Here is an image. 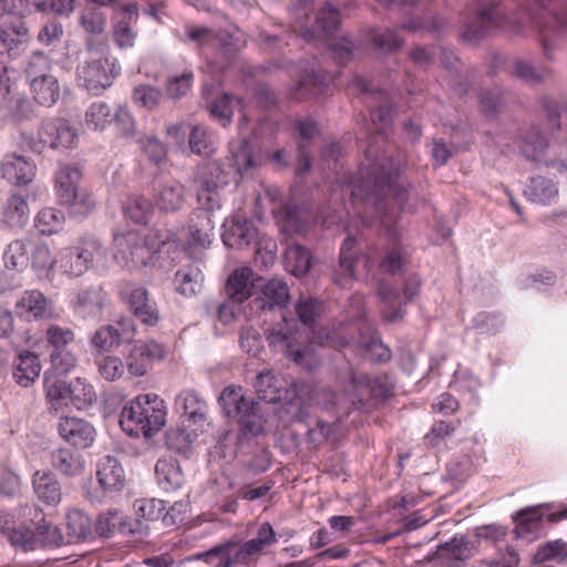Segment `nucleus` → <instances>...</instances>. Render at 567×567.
Listing matches in <instances>:
<instances>
[{
	"mask_svg": "<svg viewBox=\"0 0 567 567\" xmlns=\"http://www.w3.org/2000/svg\"><path fill=\"white\" fill-rule=\"evenodd\" d=\"M400 167L401 158H394L388 153L380 154L375 146L369 145L352 188L353 197L372 205L382 227L393 240L396 239V231L394 218L388 214V197L392 195L401 206L408 199V189L396 183Z\"/></svg>",
	"mask_w": 567,
	"mask_h": 567,
	"instance_id": "obj_1",
	"label": "nucleus"
},
{
	"mask_svg": "<svg viewBox=\"0 0 567 567\" xmlns=\"http://www.w3.org/2000/svg\"><path fill=\"white\" fill-rule=\"evenodd\" d=\"M228 173L219 162L200 165L194 177L200 220L188 227V243L195 247L206 248L210 244L209 233L214 229L213 212L221 207L220 189L228 184Z\"/></svg>",
	"mask_w": 567,
	"mask_h": 567,
	"instance_id": "obj_2",
	"label": "nucleus"
},
{
	"mask_svg": "<svg viewBox=\"0 0 567 567\" xmlns=\"http://www.w3.org/2000/svg\"><path fill=\"white\" fill-rule=\"evenodd\" d=\"M277 542L276 533L270 523H262L255 538L245 543H238L234 539L218 544L205 553L194 556L196 559L213 564L215 558L218 561L214 567H233L237 564L248 565L264 550Z\"/></svg>",
	"mask_w": 567,
	"mask_h": 567,
	"instance_id": "obj_3",
	"label": "nucleus"
},
{
	"mask_svg": "<svg viewBox=\"0 0 567 567\" xmlns=\"http://www.w3.org/2000/svg\"><path fill=\"white\" fill-rule=\"evenodd\" d=\"M165 422L164 401L153 393L138 395L123 408L120 416L122 430L132 437H152Z\"/></svg>",
	"mask_w": 567,
	"mask_h": 567,
	"instance_id": "obj_4",
	"label": "nucleus"
},
{
	"mask_svg": "<svg viewBox=\"0 0 567 567\" xmlns=\"http://www.w3.org/2000/svg\"><path fill=\"white\" fill-rule=\"evenodd\" d=\"M225 414L237 420L239 437H252L264 432L259 403L248 399L241 386H226L218 399Z\"/></svg>",
	"mask_w": 567,
	"mask_h": 567,
	"instance_id": "obj_5",
	"label": "nucleus"
},
{
	"mask_svg": "<svg viewBox=\"0 0 567 567\" xmlns=\"http://www.w3.org/2000/svg\"><path fill=\"white\" fill-rule=\"evenodd\" d=\"M526 19L537 29L544 49L556 39L567 35V9L558 13L551 0H533L526 3Z\"/></svg>",
	"mask_w": 567,
	"mask_h": 567,
	"instance_id": "obj_6",
	"label": "nucleus"
},
{
	"mask_svg": "<svg viewBox=\"0 0 567 567\" xmlns=\"http://www.w3.org/2000/svg\"><path fill=\"white\" fill-rule=\"evenodd\" d=\"M476 13L460 28L458 38L463 43L475 45L505 22V16L496 0H477Z\"/></svg>",
	"mask_w": 567,
	"mask_h": 567,
	"instance_id": "obj_7",
	"label": "nucleus"
},
{
	"mask_svg": "<svg viewBox=\"0 0 567 567\" xmlns=\"http://www.w3.org/2000/svg\"><path fill=\"white\" fill-rule=\"evenodd\" d=\"M166 241L159 240L156 234L142 237L136 231L114 234V245L117 249L115 257H121L126 264L133 266H147L152 262L153 255L161 251Z\"/></svg>",
	"mask_w": 567,
	"mask_h": 567,
	"instance_id": "obj_8",
	"label": "nucleus"
},
{
	"mask_svg": "<svg viewBox=\"0 0 567 567\" xmlns=\"http://www.w3.org/2000/svg\"><path fill=\"white\" fill-rule=\"evenodd\" d=\"M350 94L360 97L370 109L373 124L388 125L392 118L391 96L384 90L375 89L362 73H353L348 84Z\"/></svg>",
	"mask_w": 567,
	"mask_h": 567,
	"instance_id": "obj_9",
	"label": "nucleus"
},
{
	"mask_svg": "<svg viewBox=\"0 0 567 567\" xmlns=\"http://www.w3.org/2000/svg\"><path fill=\"white\" fill-rule=\"evenodd\" d=\"M30 0H3V13L0 20V32L16 47L30 39V24L28 14Z\"/></svg>",
	"mask_w": 567,
	"mask_h": 567,
	"instance_id": "obj_10",
	"label": "nucleus"
},
{
	"mask_svg": "<svg viewBox=\"0 0 567 567\" xmlns=\"http://www.w3.org/2000/svg\"><path fill=\"white\" fill-rule=\"evenodd\" d=\"M81 173L75 167L61 168L55 178L56 193L61 205L70 207L74 214H86L94 207L91 196L80 194L78 184Z\"/></svg>",
	"mask_w": 567,
	"mask_h": 567,
	"instance_id": "obj_11",
	"label": "nucleus"
},
{
	"mask_svg": "<svg viewBox=\"0 0 567 567\" xmlns=\"http://www.w3.org/2000/svg\"><path fill=\"white\" fill-rule=\"evenodd\" d=\"M311 9L305 2L303 7L296 10V22L300 28V34L307 42L323 41L332 37L340 27V12L330 3H327L317 14L316 25L305 28L302 18H307Z\"/></svg>",
	"mask_w": 567,
	"mask_h": 567,
	"instance_id": "obj_12",
	"label": "nucleus"
},
{
	"mask_svg": "<svg viewBox=\"0 0 567 567\" xmlns=\"http://www.w3.org/2000/svg\"><path fill=\"white\" fill-rule=\"evenodd\" d=\"M103 256L100 241L93 237H83L74 247L64 249L61 259L64 271L79 277L87 271L96 257Z\"/></svg>",
	"mask_w": 567,
	"mask_h": 567,
	"instance_id": "obj_13",
	"label": "nucleus"
},
{
	"mask_svg": "<svg viewBox=\"0 0 567 567\" xmlns=\"http://www.w3.org/2000/svg\"><path fill=\"white\" fill-rule=\"evenodd\" d=\"M351 405L355 410L363 409L368 395L388 398L393 394V386L384 377L371 379L369 375H352L350 389L347 390Z\"/></svg>",
	"mask_w": 567,
	"mask_h": 567,
	"instance_id": "obj_14",
	"label": "nucleus"
},
{
	"mask_svg": "<svg viewBox=\"0 0 567 567\" xmlns=\"http://www.w3.org/2000/svg\"><path fill=\"white\" fill-rule=\"evenodd\" d=\"M138 18V7L135 2L114 7L113 10V38L115 43L124 49L134 44L136 33L132 29V22Z\"/></svg>",
	"mask_w": 567,
	"mask_h": 567,
	"instance_id": "obj_15",
	"label": "nucleus"
},
{
	"mask_svg": "<svg viewBox=\"0 0 567 567\" xmlns=\"http://www.w3.org/2000/svg\"><path fill=\"white\" fill-rule=\"evenodd\" d=\"M260 296L254 299L257 310H274L286 307L290 299L289 287L284 279L272 278L265 284L258 282Z\"/></svg>",
	"mask_w": 567,
	"mask_h": 567,
	"instance_id": "obj_16",
	"label": "nucleus"
},
{
	"mask_svg": "<svg viewBox=\"0 0 567 567\" xmlns=\"http://www.w3.org/2000/svg\"><path fill=\"white\" fill-rule=\"evenodd\" d=\"M262 281L260 277L254 278V272L248 267L234 270L226 282L225 291L228 300L237 306L252 296L257 290L258 282Z\"/></svg>",
	"mask_w": 567,
	"mask_h": 567,
	"instance_id": "obj_17",
	"label": "nucleus"
},
{
	"mask_svg": "<svg viewBox=\"0 0 567 567\" xmlns=\"http://www.w3.org/2000/svg\"><path fill=\"white\" fill-rule=\"evenodd\" d=\"M58 431L61 437L78 449H86L95 439L94 426L82 419L63 417L60 420Z\"/></svg>",
	"mask_w": 567,
	"mask_h": 567,
	"instance_id": "obj_18",
	"label": "nucleus"
},
{
	"mask_svg": "<svg viewBox=\"0 0 567 567\" xmlns=\"http://www.w3.org/2000/svg\"><path fill=\"white\" fill-rule=\"evenodd\" d=\"M230 156L227 158L234 171L244 177L259 166L255 142L250 138L233 141L229 144Z\"/></svg>",
	"mask_w": 567,
	"mask_h": 567,
	"instance_id": "obj_19",
	"label": "nucleus"
},
{
	"mask_svg": "<svg viewBox=\"0 0 567 567\" xmlns=\"http://www.w3.org/2000/svg\"><path fill=\"white\" fill-rule=\"evenodd\" d=\"M126 302L130 311L143 324L154 327L158 323L161 316L157 305L150 298V293L144 287H134L127 293Z\"/></svg>",
	"mask_w": 567,
	"mask_h": 567,
	"instance_id": "obj_20",
	"label": "nucleus"
},
{
	"mask_svg": "<svg viewBox=\"0 0 567 567\" xmlns=\"http://www.w3.org/2000/svg\"><path fill=\"white\" fill-rule=\"evenodd\" d=\"M34 199V192L27 190L25 194H22V190H17L12 193L4 206V223L12 229H22L30 218L29 200Z\"/></svg>",
	"mask_w": 567,
	"mask_h": 567,
	"instance_id": "obj_21",
	"label": "nucleus"
},
{
	"mask_svg": "<svg viewBox=\"0 0 567 567\" xmlns=\"http://www.w3.org/2000/svg\"><path fill=\"white\" fill-rule=\"evenodd\" d=\"M35 172L37 167L34 163L14 153L6 155L1 164L2 177L17 186L32 183L35 177Z\"/></svg>",
	"mask_w": 567,
	"mask_h": 567,
	"instance_id": "obj_22",
	"label": "nucleus"
},
{
	"mask_svg": "<svg viewBox=\"0 0 567 567\" xmlns=\"http://www.w3.org/2000/svg\"><path fill=\"white\" fill-rule=\"evenodd\" d=\"M223 241L229 248L243 249L257 238V228L247 219L233 218L223 224Z\"/></svg>",
	"mask_w": 567,
	"mask_h": 567,
	"instance_id": "obj_23",
	"label": "nucleus"
},
{
	"mask_svg": "<svg viewBox=\"0 0 567 567\" xmlns=\"http://www.w3.org/2000/svg\"><path fill=\"white\" fill-rule=\"evenodd\" d=\"M40 128L42 143H47L49 148L69 147L76 137L75 130L64 118L49 120Z\"/></svg>",
	"mask_w": 567,
	"mask_h": 567,
	"instance_id": "obj_24",
	"label": "nucleus"
},
{
	"mask_svg": "<svg viewBox=\"0 0 567 567\" xmlns=\"http://www.w3.org/2000/svg\"><path fill=\"white\" fill-rule=\"evenodd\" d=\"M154 204L165 213L179 210L185 203V187L176 181L159 184L154 188Z\"/></svg>",
	"mask_w": 567,
	"mask_h": 567,
	"instance_id": "obj_25",
	"label": "nucleus"
},
{
	"mask_svg": "<svg viewBox=\"0 0 567 567\" xmlns=\"http://www.w3.org/2000/svg\"><path fill=\"white\" fill-rule=\"evenodd\" d=\"M100 486L106 492H118L125 486V472L121 462L111 455L104 456L96 472Z\"/></svg>",
	"mask_w": 567,
	"mask_h": 567,
	"instance_id": "obj_26",
	"label": "nucleus"
},
{
	"mask_svg": "<svg viewBox=\"0 0 567 567\" xmlns=\"http://www.w3.org/2000/svg\"><path fill=\"white\" fill-rule=\"evenodd\" d=\"M355 245L357 239L348 236L340 248L338 265L333 268V281L340 287H347L354 278V265L358 261Z\"/></svg>",
	"mask_w": 567,
	"mask_h": 567,
	"instance_id": "obj_27",
	"label": "nucleus"
},
{
	"mask_svg": "<svg viewBox=\"0 0 567 567\" xmlns=\"http://www.w3.org/2000/svg\"><path fill=\"white\" fill-rule=\"evenodd\" d=\"M41 362L34 352L24 351L13 362L12 375L17 384L23 388L31 386L40 377Z\"/></svg>",
	"mask_w": 567,
	"mask_h": 567,
	"instance_id": "obj_28",
	"label": "nucleus"
},
{
	"mask_svg": "<svg viewBox=\"0 0 567 567\" xmlns=\"http://www.w3.org/2000/svg\"><path fill=\"white\" fill-rule=\"evenodd\" d=\"M105 299L106 291L103 285L95 281L81 287L76 291L73 305L76 309L95 315L103 309Z\"/></svg>",
	"mask_w": 567,
	"mask_h": 567,
	"instance_id": "obj_29",
	"label": "nucleus"
},
{
	"mask_svg": "<svg viewBox=\"0 0 567 567\" xmlns=\"http://www.w3.org/2000/svg\"><path fill=\"white\" fill-rule=\"evenodd\" d=\"M548 147V141L540 130L532 126L520 138L519 150L523 156L535 164L536 167L543 166V157Z\"/></svg>",
	"mask_w": 567,
	"mask_h": 567,
	"instance_id": "obj_30",
	"label": "nucleus"
},
{
	"mask_svg": "<svg viewBox=\"0 0 567 567\" xmlns=\"http://www.w3.org/2000/svg\"><path fill=\"white\" fill-rule=\"evenodd\" d=\"M327 73H301L296 85L290 90L289 95L292 100L300 101L308 96L322 94L329 86L330 79Z\"/></svg>",
	"mask_w": 567,
	"mask_h": 567,
	"instance_id": "obj_31",
	"label": "nucleus"
},
{
	"mask_svg": "<svg viewBox=\"0 0 567 567\" xmlns=\"http://www.w3.org/2000/svg\"><path fill=\"white\" fill-rule=\"evenodd\" d=\"M34 100L44 106L53 105L60 96V85L52 73H41L30 81Z\"/></svg>",
	"mask_w": 567,
	"mask_h": 567,
	"instance_id": "obj_32",
	"label": "nucleus"
},
{
	"mask_svg": "<svg viewBox=\"0 0 567 567\" xmlns=\"http://www.w3.org/2000/svg\"><path fill=\"white\" fill-rule=\"evenodd\" d=\"M284 257L286 268L295 277L306 276L313 265L311 250L300 244L289 245L285 250Z\"/></svg>",
	"mask_w": 567,
	"mask_h": 567,
	"instance_id": "obj_33",
	"label": "nucleus"
},
{
	"mask_svg": "<svg viewBox=\"0 0 567 567\" xmlns=\"http://www.w3.org/2000/svg\"><path fill=\"white\" fill-rule=\"evenodd\" d=\"M32 484L37 496L42 502L55 505L61 501V486L52 472L37 471L33 474Z\"/></svg>",
	"mask_w": 567,
	"mask_h": 567,
	"instance_id": "obj_34",
	"label": "nucleus"
},
{
	"mask_svg": "<svg viewBox=\"0 0 567 567\" xmlns=\"http://www.w3.org/2000/svg\"><path fill=\"white\" fill-rule=\"evenodd\" d=\"M378 295L381 299V315L388 322H398L403 318L404 311L401 308L400 293L390 284L380 281Z\"/></svg>",
	"mask_w": 567,
	"mask_h": 567,
	"instance_id": "obj_35",
	"label": "nucleus"
},
{
	"mask_svg": "<svg viewBox=\"0 0 567 567\" xmlns=\"http://www.w3.org/2000/svg\"><path fill=\"white\" fill-rule=\"evenodd\" d=\"M16 307L22 312L30 313L34 319H49L53 313L50 301L39 290L24 291Z\"/></svg>",
	"mask_w": 567,
	"mask_h": 567,
	"instance_id": "obj_36",
	"label": "nucleus"
},
{
	"mask_svg": "<svg viewBox=\"0 0 567 567\" xmlns=\"http://www.w3.org/2000/svg\"><path fill=\"white\" fill-rule=\"evenodd\" d=\"M50 462L55 471L69 477L81 475L84 471L82 456L68 449L52 451Z\"/></svg>",
	"mask_w": 567,
	"mask_h": 567,
	"instance_id": "obj_37",
	"label": "nucleus"
},
{
	"mask_svg": "<svg viewBox=\"0 0 567 567\" xmlns=\"http://www.w3.org/2000/svg\"><path fill=\"white\" fill-rule=\"evenodd\" d=\"M157 349L158 346L154 342L135 344L126 358L128 372L136 377L144 375L148 370L151 361L156 355L155 350Z\"/></svg>",
	"mask_w": 567,
	"mask_h": 567,
	"instance_id": "obj_38",
	"label": "nucleus"
},
{
	"mask_svg": "<svg viewBox=\"0 0 567 567\" xmlns=\"http://www.w3.org/2000/svg\"><path fill=\"white\" fill-rule=\"evenodd\" d=\"M486 64L492 71H536L538 65L528 58H511L502 52L491 51Z\"/></svg>",
	"mask_w": 567,
	"mask_h": 567,
	"instance_id": "obj_39",
	"label": "nucleus"
},
{
	"mask_svg": "<svg viewBox=\"0 0 567 567\" xmlns=\"http://www.w3.org/2000/svg\"><path fill=\"white\" fill-rule=\"evenodd\" d=\"M176 405L182 410L183 416L189 421L200 423L205 420L207 404L197 392L193 390L181 392L176 399Z\"/></svg>",
	"mask_w": 567,
	"mask_h": 567,
	"instance_id": "obj_40",
	"label": "nucleus"
},
{
	"mask_svg": "<svg viewBox=\"0 0 567 567\" xmlns=\"http://www.w3.org/2000/svg\"><path fill=\"white\" fill-rule=\"evenodd\" d=\"M126 333V329L120 331L116 326L105 324L92 334L91 344L99 351L109 352L123 343Z\"/></svg>",
	"mask_w": 567,
	"mask_h": 567,
	"instance_id": "obj_41",
	"label": "nucleus"
},
{
	"mask_svg": "<svg viewBox=\"0 0 567 567\" xmlns=\"http://www.w3.org/2000/svg\"><path fill=\"white\" fill-rule=\"evenodd\" d=\"M204 276L198 267L188 265L175 274V285L179 293L192 297L199 292Z\"/></svg>",
	"mask_w": 567,
	"mask_h": 567,
	"instance_id": "obj_42",
	"label": "nucleus"
},
{
	"mask_svg": "<svg viewBox=\"0 0 567 567\" xmlns=\"http://www.w3.org/2000/svg\"><path fill=\"white\" fill-rule=\"evenodd\" d=\"M158 485L166 492L176 491L184 483V476L175 462L159 460L155 466Z\"/></svg>",
	"mask_w": 567,
	"mask_h": 567,
	"instance_id": "obj_43",
	"label": "nucleus"
},
{
	"mask_svg": "<svg viewBox=\"0 0 567 567\" xmlns=\"http://www.w3.org/2000/svg\"><path fill=\"white\" fill-rule=\"evenodd\" d=\"M280 379L272 371L265 370L256 375L254 386L259 400L268 403H276L282 398L279 393Z\"/></svg>",
	"mask_w": 567,
	"mask_h": 567,
	"instance_id": "obj_44",
	"label": "nucleus"
},
{
	"mask_svg": "<svg viewBox=\"0 0 567 567\" xmlns=\"http://www.w3.org/2000/svg\"><path fill=\"white\" fill-rule=\"evenodd\" d=\"M524 193L534 203L549 204L557 197L558 189L553 181L537 176L530 179Z\"/></svg>",
	"mask_w": 567,
	"mask_h": 567,
	"instance_id": "obj_45",
	"label": "nucleus"
},
{
	"mask_svg": "<svg viewBox=\"0 0 567 567\" xmlns=\"http://www.w3.org/2000/svg\"><path fill=\"white\" fill-rule=\"evenodd\" d=\"M368 39L377 50L383 53L395 51L404 43L398 32L392 29H372L368 34Z\"/></svg>",
	"mask_w": 567,
	"mask_h": 567,
	"instance_id": "obj_46",
	"label": "nucleus"
},
{
	"mask_svg": "<svg viewBox=\"0 0 567 567\" xmlns=\"http://www.w3.org/2000/svg\"><path fill=\"white\" fill-rule=\"evenodd\" d=\"M112 121L111 107L104 102L91 104L84 116V125L90 131H103Z\"/></svg>",
	"mask_w": 567,
	"mask_h": 567,
	"instance_id": "obj_47",
	"label": "nucleus"
},
{
	"mask_svg": "<svg viewBox=\"0 0 567 567\" xmlns=\"http://www.w3.org/2000/svg\"><path fill=\"white\" fill-rule=\"evenodd\" d=\"M323 312V301L315 297H301L296 305V313L299 321L308 327H312Z\"/></svg>",
	"mask_w": 567,
	"mask_h": 567,
	"instance_id": "obj_48",
	"label": "nucleus"
},
{
	"mask_svg": "<svg viewBox=\"0 0 567 567\" xmlns=\"http://www.w3.org/2000/svg\"><path fill=\"white\" fill-rule=\"evenodd\" d=\"M66 527L70 542L85 540L92 535V522L87 515L74 509L68 514Z\"/></svg>",
	"mask_w": 567,
	"mask_h": 567,
	"instance_id": "obj_49",
	"label": "nucleus"
},
{
	"mask_svg": "<svg viewBox=\"0 0 567 567\" xmlns=\"http://www.w3.org/2000/svg\"><path fill=\"white\" fill-rule=\"evenodd\" d=\"M64 224V215L54 208H43L34 219V226L41 235H53L59 233Z\"/></svg>",
	"mask_w": 567,
	"mask_h": 567,
	"instance_id": "obj_50",
	"label": "nucleus"
},
{
	"mask_svg": "<svg viewBox=\"0 0 567 567\" xmlns=\"http://www.w3.org/2000/svg\"><path fill=\"white\" fill-rule=\"evenodd\" d=\"M547 560H556L559 564L567 561V543L563 539H556L539 546L533 556V561L542 564Z\"/></svg>",
	"mask_w": 567,
	"mask_h": 567,
	"instance_id": "obj_51",
	"label": "nucleus"
},
{
	"mask_svg": "<svg viewBox=\"0 0 567 567\" xmlns=\"http://www.w3.org/2000/svg\"><path fill=\"white\" fill-rule=\"evenodd\" d=\"M123 209L134 223L147 224L153 213V204L144 196H132L127 198Z\"/></svg>",
	"mask_w": 567,
	"mask_h": 567,
	"instance_id": "obj_52",
	"label": "nucleus"
},
{
	"mask_svg": "<svg viewBox=\"0 0 567 567\" xmlns=\"http://www.w3.org/2000/svg\"><path fill=\"white\" fill-rule=\"evenodd\" d=\"M96 401V394L93 386L84 380L76 378L71 382L70 403L76 409L82 410Z\"/></svg>",
	"mask_w": 567,
	"mask_h": 567,
	"instance_id": "obj_53",
	"label": "nucleus"
},
{
	"mask_svg": "<svg viewBox=\"0 0 567 567\" xmlns=\"http://www.w3.org/2000/svg\"><path fill=\"white\" fill-rule=\"evenodd\" d=\"M115 79V73H82L79 75V84L90 94L100 95L109 89Z\"/></svg>",
	"mask_w": 567,
	"mask_h": 567,
	"instance_id": "obj_54",
	"label": "nucleus"
},
{
	"mask_svg": "<svg viewBox=\"0 0 567 567\" xmlns=\"http://www.w3.org/2000/svg\"><path fill=\"white\" fill-rule=\"evenodd\" d=\"M45 388L47 398L55 409L70 404L71 382L60 379L50 382L49 378L45 377Z\"/></svg>",
	"mask_w": 567,
	"mask_h": 567,
	"instance_id": "obj_55",
	"label": "nucleus"
},
{
	"mask_svg": "<svg viewBox=\"0 0 567 567\" xmlns=\"http://www.w3.org/2000/svg\"><path fill=\"white\" fill-rule=\"evenodd\" d=\"M233 100L231 94L224 93L208 105L210 116L218 120L224 127L231 122L234 114Z\"/></svg>",
	"mask_w": 567,
	"mask_h": 567,
	"instance_id": "obj_56",
	"label": "nucleus"
},
{
	"mask_svg": "<svg viewBox=\"0 0 567 567\" xmlns=\"http://www.w3.org/2000/svg\"><path fill=\"white\" fill-rule=\"evenodd\" d=\"M187 37L198 47L220 44V53L226 55L228 52L224 38H218L213 29L205 27L189 28L187 31Z\"/></svg>",
	"mask_w": 567,
	"mask_h": 567,
	"instance_id": "obj_57",
	"label": "nucleus"
},
{
	"mask_svg": "<svg viewBox=\"0 0 567 567\" xmlns=\"http://www.w3.org/2000/svg\"><path fill=\"white\" fill-rule=\"evenodd\" d=\"M188 143L192 152L195 154L209 156L214 153V143L212 137L203 126L196 125L192 127Z\"/></svg>",
	"mask_w": 567,
	"mask_h": 567,
	"instance_id": "obj_58",
	"label": "nucleus"
},
{
	"mask_svg": "<svg viewBox=\"0 0 567 567\" xmlns=\"http://www.w3.org/2000/svg\"><path fill=\"white\" fill-rule=\"evenodd\" d=\"M542 512L539 507H528L520 509L515 515L516 533L522 536L536 529L542 519Z\"/></svg>",
	"mask_w": 567,
	"mask_h": 567,
	"instance_id": "obj_59",
	"label": "nucleus"
},
{
	"mask_svg": "<svg viewBox=\"0 0 567 567\" xmlns=\"http://www.w3.org/2000/svg\"><path fill=\"white\" fill-rule=\"evenodd\" d=\"M277 256V244L271 238H260L255 250V265L260 269H268L274 265Z\"/></svg>",
	"mask_w": 567,
	"mask_h": 567,
	"instance_id": "obj_60",
	"label": "nucleus"
},
{
	"mask_svg": "<svg viewBox=\"0 0 567 567\" xmlns=\"http://www.w3.org/2000/svg\"><path fill=\"white\" fill-rule=\"evenodd\" d=\"M3 259L7 267L16 269L25 267L29 261L27 244L21 239L13 240L8 245Z\"/></svg>",
	"mask_w": 567,
	"mask_h": 567,
	"instance_id": "obj_61",
	"label": "nucleus"
},
{
	"mask_svg": "<svg viewBox=\"0 0 567 567\" xmlns=\"http://www.w3.org/2000/svg\"><path fill=\"white\" fill-rule=\"evenodd\" d=\"M136 517L148 522H155L164 517L165 506L162 501L157 499H142L135 503Z\"/></svg>",
	"mask_w": 567,
	"mask_h": 567,
	"instance_id": "obj_62",
	"label": "nucleus"
},
{
	"mask_svg": "<svg viewBox=\"0 0 567 567\" xmlns=\"http://www.w3.org/2000/svg\"><path fill=\"white\" fill-rule=\"evenodd\" d=\"M470 543L465 538H453L439 547V554L449 559L464 561L471 557Z\"/></svg>",
	"mask_w": 567,
	"mask_h": 567,
	"instance_id": "obj_63",
	"label": "nucleus"
},
{
	"mask_svg": "<svg viewBox=\"0 0 567 567\" xmlns=\"http://www.w3.org/2000/svg\"><path fill=\"white\" fill-rule=\"evenodd\" d=\"M100 375L107 381H115L124 373V363L118 357L102 355L96 359Z\"/></svg>",
	"mask_w": 567,
	"mask_h": 567,
	"instance_id": "obj_64",
	"label": "nucleus"
}]
</instances>
